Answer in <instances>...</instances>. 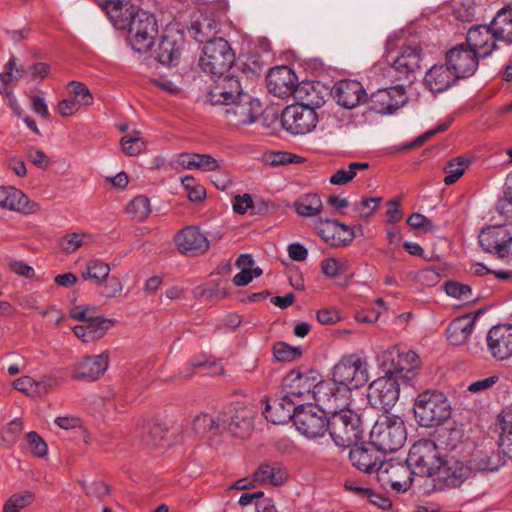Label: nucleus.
Here are the masks:
<instances>
[{
  "mask_svg": "<svg viewBox=\"0 0 512 512\" xmlns=\"http://www.w3.org/2000/svg\"><path fill=\"white\" fill-rule=\"evenodd\" d=\"M414 414L422 427H436L444 424L452 413L450 402L443 392L426 390L414 402Z\"/></svg>",
  "mask_w": 512,
  "mask_h": 512,
  "instance_id": "obj_1",
  "label": "nucleus"
},
{
  "mask_svg": "<svg viewBox=\"0 0 512 512\" xmlns=\"http://www.w3.org/2000/svg\"><path fill=\"white\" fill-rule=\"evenodd\" d=\"M328 431L336 445L350 447L362 438L363 429L360 416L344 407L328 418Z\"/></svg>",
  "mask_w": 512,
  "mask_h": 512,
  "instance_id": "obj_2",
  "label": "nucleus"
},
{
  "mask_svg": "<svg viewBox=\"0 0 512 512\" xmlns=\"http://www.w3.org/2000/svg\"><path fill=\"white\" fill-rule=\"evenodd\" d=\"M370 439L382 453L400 449L406 441V429L400 418L385 416L370 431Z\"/></svg>",
  "mask_w": 512,
  "mask_h": 512,
  "instance_id": "obj_3",
  "label": "nucleus"
},
{
  "mask_svg": "<svg viewBox=\"0 0 512 512\" xmlns=\"http://www.w3.org/2000/svg\"><path fill=\"white\" fill-rule=\"evenodd\" d=\"M171 425L159 416H139L135 419L133 437L147 449H158L165 445Z\"/></svg>",
  "mask_w": 512,
  "mask_h": 512,
  "instance_id": "obj_4",
  "label": "nucleus"
},
{
  "mask_svg": "<svg viewBox=\"0 0 512 512\" xmlns=\"http://www.w3.org/2000/svg\"><path fill=\"white\" fill-rule=\"evenodd\" d=\"M158 25L155 16L145 10L130 11V46L138 53H147L154 45Z\"/></svg>",
  "mask_w": 512,
  "mask_h": 512,
  "instance_id": "obj_5",
  "label": "nucleus"
},
{
  "mask_svg": "<svg viewBox=\"0 0 512 512\" xmlns=\"http://www.w3.org/2000/svg\"><path fill=\"white\" fill-rule=\"evenodd\" d=\"M235 61V55L229 43L223 38L207 41L202 48L199 65L211 75H222L227 72Z\"/></svg>",
  "mask_w": 512,
  "mask_h": 512,
  "instance_id": "obj_6",
  "label": "nucleus"
},
{
  "mask_svg": "<svg viewBox=\"0 0 512 512\" xmlns=\"http://www.w3.org/2000/svg\"><path fill=\"white\" fill-rule=\"evenodd\" d=\"M332 379L347 391L362 387L369 380L367 363L355 354L343 356L333 368Z\"/></svg>",
  "mask_w": 512,
  "mask_h": 512,
  "instance_id": "obj_7",
  "label": "nucleus"
},
{
  "mask_svg": "<svg viewBox=\"0 0 512 512\" xmlns=\"http://www.w3.org/2000/svg\"><path fill=\"white\" fill-rule=\"evenodd\" d=\"M441 453L432 440H420L412 445L406 462L416 477L432 478Z\"/></svg>",
  "mask_w": 512,
  "mask_h": 512,
  "instance_id": "obj_8",
  "label": "nucleus"
},
{
  "mask_svg": "<svg viewBox=\"0 0 512 512\" xmlns=\"http://www.w3.org/2000/svg\"><path fill=\"white\" fill-rule=\"evenodd\" d=\"M261 114V103L246 93L226 104L223 110L226 123L234 128L255 123Z\"/></svg>",
  "mask_w": 512,
  "mask_h": 512,
  "instance_id": "obj_9",
  "label": "nucleus"
},
{
  "mask_svg": "<svg viewBox=\"0 0 512 512\" xmlns=\"http://www.w3.org/2000/svg\"><path fill=\"white\" fill-rule=\"evenodd\" d=\"M402 382L386 372V375L374 380L368 388V401L374 408L387 412L399 399Z\"/></svg>",
  "mask_w": 512,
  "mask_h": 512,
  "instance_id": "obj_10",
  "label": "nucleus"
},
{
  "mask_svg": "<svg viewBox=\"0 0 512 512\" xmlns=\"http://www.w3.org/2000/svg\"><path fill=\"white\" fill-rule=\"evenodd\" d=\"M431 479L439 489L458 487L468 479V469L465 463L454 456H441Z\"/></svg>",
  "mask_w": 512,
  "mask_h": 512,
  "instance_id": "obj_11",
  "label": "nucleus"
},
{
  "mask_svg": "<svg viewBox=\"0 0 512 512\" xmlns=\"http://www.w3.org/2000/svg\"><path fill=\"white\" fill-rule=\"evenodd\" d=\"M386 357L391 361L387 373L393 374L403 385H411L414 380V370L419 367V357L412 350H401L393 346L386 351Z\"/></svg>",
  "mask_w": 512,
  "mask_h": 512,
  "instance_id": "obj_12",
  "label": "nucleus"
},
{
  "mask_svg": "<svg viewBox=\"0 0 512 512\" xmlns=\"http://www.w3.org/2000/svg\"><path fill=\"white\" fill-rule=\"evenodd\" d=\"M318 122L317 114L309 107L292 104L281 114V123L285 130L294 135H302L312 131Z\"/></svg>",
  "mask_w": 512,
  "mask_h": 512,
  "instance_id": "obj_13",
  "label": "nucleus"
},
{
  "mask_svg": "<svg viewBox=\"0 0 512 512\" xmlns=\"http://www.w3.org/2000/svg\"><path fill=\"white\" fill-rule=\"evenodd\" d=\"M296 429L305 437L314 439L322 437L328 431L326 414L314 406H300L294 418Z\"/></svg>",
  "mask_w": 512,
  "mask_h": 512,
  "instance_id": "obj_14",
  "label": "nucleus"
},
{
  "mask_svg": "<svg viewBox=\"0 0 512 512\" xmlns=\"http://www.w3.org/2000/svg\"><path fill=\"white\" fill-rule=\"evenodd\" d=\"M377 477L382 485H389L394 491L400 493L411 487L415 475L407 462H384Z\"/></svg>",
  "mask_w": 512,
  "mask_h": 512,
  "instance_id": "obj_15",
  "label": "nucleus"
},
{
  "mask_svg": "<svg viewBox=\"0 0 512 512\" xmlns=\"http://www.w3.org/2000/svg\"><path fill=\"white\" fill-rule=\"evenodd\" d=\"M407 101L405 89L400 86L379 89L369 98L370 110L379 114H392Z\"/></svg>",
  "mask_w": 512,
  "mask_h": 512,
  "instance_id": "obj_16",
  "label": "nucleus"
},
{
  "mask_svg": "<svg viewBox=\"0 0 512 512\" xmlns=\"http://www.w3.org/2000/svg\"><path fill=\"white\" fill-rule=\"evenodd\" d=\"M349 459L354 467L365 473L380 472L384 464V455L371 441L368 444H354L349 452Z\"/></svg>",
  "mask_w": 512,
  "mask_h": 512,
  "instance_id": "obj_17",
  "label": "nucleus"
},
{
  "mask_svg": "<svg viewBox=\"0 0 512 512\" xmlns=\"http://www.w3.org/2000/svg\"><path fill=\"white\" fill-rule=\"evenodd\" d=\"M447 65L458 76L473 75L478 68L479 57L465 44H459L446 53Z\"/></svg>",
  "mask_w": 512,
  "mask_h": 512,
  "instance_id": "obj_18",
  "label": "nucleus"
},
{
  "mask_svg": "<svg viewBox=\"0 0 512 512\" xmlns=\"http://www.w3.org/2000/svg\"><path fill=\"white\" fill-rule=\"evenodd\" d=\"M221 413L226 420L225 426L221 427L220 434L228 433L238 438H245L250 435L253 429V413L251 410L245 407H228L226 411Z\"/></svg>",
  "mask_w": 512,
  "mask_h": 512,
  "instance_id": "obj_19",
  "label": "nucleus"
},
{
  "mask_svg": "<svg viewBox=\"0 0 512 512\" xmlns=\"http://www.w3.org/2000/svg\"><path fill=\"white\" fill-rule=\"evenodd\" d=\"M107 369V355H87L74 363L71 377L77 381L93 382L99 379Z\"/></svg>",
  "mask_w": 512,
  "mask_h": 512,
  "instance_id": "obj_20",
  "label": "nucleus"
},
{
  "mask_svg": "<svg viewBox=\"0 0 512 512\" xmlns=\"http://www.w3.org/2000/svg\"><path fill=\"white\" fill-rule=\"evenodd\" d=\"M217 79L212 85L207 101L211 105H226L243 95V90L237 77L230 75H216Z\"/></svg>",
  "mask_w": 512,
  "mask_h": 512,
  "instance_id": "obj_21",
  "label": "nucleus"
},
{
  "mask_svg": "<svg viewBox=\"0 0 512 512\" xmlns=\"http://www.w3.org/2000/svg\"><path fill=\"white\" fill-rule=\"evenodd\" d=\"M487 348L496 360H506L512 356V325L493 326L486 336Z\"/></svg>",
  "mask_w": 512,
  "mask_h": 512,
  "instance_id": "obj_22",
  "label": "nucleus"
},
{
  "mask_svg": "<svg viewBox=\"0 0 512 512\" xmlns=\"http://www.w3.org/2000/svg\"><path fill=\"white\" fill-rule=\"evenodd\" d=\"M266 84L271 94L283 99L293 96L298 86L294 71L287 66L272 68L266 76Z\"/></svg>",
  "mask_w": 512,
  "mask_h": 512,
  "instance_id": "obj_23",
  "label": "nucleus"
},
{
  "mask_svg": "<svg viewBox=\"0 0 512 512\" xmlns=\"http://www.w3.org/2000/svg\"><path fill=\"white\" fill-rule=\"evenodd\" d=\"M178 251L183 255L197 256L204 254L210 246L209 240L195 226H187L174 237Z\"/></svg>",
  "mask_w": 512,
  "mask_h": 512,
  "instance_id": "obj_24",
  "label": "nucleus"
},
{
  "mask_svg": "<svg viewBox=\"0 0 512 512\" xmlns=\"http://www.w3.org/2000/svg\"><path fill=\"white\" fill-rule=\"evenodd\" d=\"M340 392V387H337L335 391L330 383L317 381L311 400L317 402L316 410L325 414H332L346 405V399L340 395Z\"/></svg>",
  "mask_w": 512,
  "mask_h": 512,
  "instance_id": "obj_25",
  "label": "nucleus"
},
{
  "mask_svg": "<svg viewBox=\"0 0 512 512\" xmlns=\"http://www.w3.org/2000/svg\"><path fill=\"white\" fill-rule=\"evenodd\" d=\"M300 406L302 404H297L294 399L283 392L280 397L272 402L267 401L264 415L268 421L274 424H285L291 419L294 420Z\"/></svg>",
  "mask_w": 512,
  "mask_h": 512,
  "instance_id": "obj_26",
  "label": "nucleus"
},
{
  "mask_svg": "<svg viewBox=\"0 0 512 512\" xmlns=\"http://www.w3.org/2000/svg\"><path fill=\"white\" fill-rule=\"evenodd\" d=\"M466 41L467 46L479 58H485L497 48L496 42L499 40L495 38L489 25H477L469 29Z\"/></svg>",
  "mask_w": 512,
  "mask_h": 512,
  "instance_id": "obj_27",
  "label": "nucleus"
},
{
  "mask_svg": "<svg viewBox=\"0 0 512 512\" xmlns=\"http://www.w3.org/2000/svg\"><path fill=\"white\" fill-rule=\"evenodd\" d=\"M328 89L320 82H302L294 90L293 98L297 105L309 107L314 110L325 103Z\"/></svg>",
  "mask_w": 512,
  "mask_h": 512,
  "instance_id": "obj_28",
  "label": "nucleus"
},
{
  "mask_svg": "<svg viewBox=\"0 0 512 512\" xmlns=\"http://www.w3.org/2000/svg\"><path fill=\"white\" fill-rule=\"evenodd\" d=\"M511 233L504 225L485 228L479 234L478 240L482 249L490 254L500 257L505 252V245L510 241Z\"/></svg>",
  "mask_w": 512,
  "mask_h": 512,
  "instance_id": "obj_29",
  "label": "nucleus"
},
{
  "mask_svg": "<svg viewBox=\"0 0 512 512\" xmlns=\"http://www.w3.org/2000/svg\"><path fill=\"white\" fill-rule=\"evenodd\" d=\"M316 383V377H309L308 375L292 371L283 381V392L292 399L297 398L302 401H310Z\"/></svg>",
  "mask_w": 512,
  "mask_h": 512,
  "instance_id": "obj_30",
  "label": "nucleus"
},
{
  "mask_svg": "<svg viewBox=\"0 0 512 512\" xmlns=\"http://www.w3.org/2000/svg\"><path fill=\"white\" fill-rule=\"evenodd\" d=\"M502 457L494 449L479 448L472 452L467 461L468 478L476 472H494L503 465Z\"/></svg>",
  "mask_w": 512,
  "mask_h": 512,
  "instance_id": "obj_31",
  "label": "nucleus"
},
{
  "mask_svg": "<svg viewBox=\"0 0 512 512\" xmlns=\"http://www.w3.org/2000/svg\"><path fill=\"white\" fill-rule=\"evenodd\" d=\"M333 96L339 105L352 109L365 99L366 92L356 80H341L334 86Z\"/></svg>",
  "mask_w": 512,
  "mask_h": 512,
  "instance_id": "obj_32",
  "label": "nucleus"
},
{
  "mask_svg": "<svg viewBox=\"0 0 512 512\" xmlns=\"http://www.w3.org/2000/svg\"><path fill=\"white\" fill-rule=\"evenodd\" d=\"M458 76L448 65L435 64L425 74L424 83L433 93H442L456 84Z\"/></svg>",
  "mask_w": 512,
  "mask_h": 512,
  "instance_id": "obj_33",
  "label": "nucleus"
},
{
  "mask_svg": "<svg viewBox=\"0 0 512 512\" xmlns=\"http://www.w3.org/2000/svg\"><path fill=\"white\" fill-rule=\"evenodd\" d=\"M115 323L113 319H107L103 317H94L85 321L81 325L73 327V332L76 337L82 339L84 342H93L97 339L102 338L107 330L111 328Z\"/></svg>",
  "mask_w": 512,
  "mask_h": 512,
  "instance_id": "obj_34",
  "label": "nucleus"
},
{
  "mask_svg": "<svg viewBox=\"0 0 512 512\" xmlns=\"http://www.w3.org/2000/svg\"><path fill=\"white\" fill-rule=\"evenodd\" d=\"M34 203H29L27 196L13 186H0V208L16 212L32 213Z\"/></svg>",
  "mask_w": 512,
  "mask_h": 512,
  "instance_id": "obj_35",
  "label": "nucleus"
},
{
  "mask_svg": "<svg viewBox=\"0 0 512 512\" xmlns=\"http://www.w3.org/2000/svg\"><path fill=\"white\" fill-rule=\"evenodd\" d=\"M489 27L496 39L512 44V3L505 5L496 13Z\"/></svg>",
  "mask_w": 512,
  "mask_h": 512,
  "instance_id": "obj_36",
  "label": "nucleus"
},
{
  "mask_svg": "<svg viewBox=\"0 0 512 512\" xmlns=\"http://www.w3.org/2000/svg\"><path fill=\"white\" fill-rule=\"evenodd\" d=\"M218 32V24L211 14L201 13L189 27V33L198 42L206 43L213 40Z\"/></svg>",
  "mask_w": 512,
  "mask_h": 512,
  "instance_id": "obj_37",
  "label": "nucleus"
},
{
  "mask_svg": "<svg viewBox=\"0 0 512 512\" xmlns=\"http://www.w3.org/2000/svg\"><path fill=\"white\" fill-rule=\"evenodd\" d=\"M182 46V36H178V38L170 35L164 36L158 46L159 62L163 65H176L181 56Z\"/></svg>",
  "mask_w": 512,
  "mask_h": 512,
  "instance_id": "obj_38",
  "label": "nucleus"
},
{
  "mask_svg": "<svg viewBox=\"0 0 512 512\" xmlns=\"http://www.w3.org/2000/svg\"><path fill=\"white\" fill-rule=\"evenodd\" d=\"M287 478V471L278 463H263L253 473L254 482L258 484L278 486L283 484Z\"/></svg>",
  "mask_w": 512,
  "mask_h": 512,
  "instance_id": "obj_39",
  "label": "nucleus"
},
{
  "mask_svg": "<svg viewBox=\"0 0 512 512\" xmlns=\"http://www.w3.org/2000/svg\"><path fill=\"white\" fill-rule=\"evenodd\" d=\"M421 50L419 46L405 47L393 61V68L403 76L414 73L420 68Z\"/></svg>",
  "mask_w": 512,
  "mask_h": 512,
  "instance_id": "obj_40",
  "label": "nucleus"
},
{
  "mask_svg": "<svg viewBox=\"0 0 512 512\" xmlns=\"http://www.w3.org/2000/svg\"><path fill=\"white\" fill-rule=\"evenodd\" d=\"M105 9L113 27L125 31L128 27V8L125 0H95Z\"/></svg>",
  "mask_w": 512,
  "mask_h": 512,
  "instance_id": "obj_41",
  "label": "nucleus"
},
{
  "mask_svg": "<svg viewBox=\"0 0 512 512\" xmlns=\"http://www.w3.org/2000/svg\"><path fill=\"white\" fill-rule=\"evenodd\" d=\"M178 163L185 169H198L205 172L220 168L219 162L208 154L182 153L179 155Z\"/></svg>",
  "mask_w": 512,
  "mask_h": 512,
  "instance_id": "obj_42",
  "label": "nucleus"
},
{
  "mask_svg": "<svg viewBox=\"0 0 512 512\" xmlns=\"http://www.w3.org/2000/svg\"><path fill=\"white\" fill-rule=\"evenodd\" d=\"M474 328V321L468 317H459L447 327V339L452 345H460L467 341Z\"/></svg>",
  "mask_w": 512,
  "mask_h": 512,
  "instance_id": "obj_43",
  "label": "nucleus"
},
{
  "mask_svg": "<svg viewBox=\"0 0 512 512\" xmlns=\"http://www.w3.org/2000/svg\"><path fill=\"white\" fill-rule=\"evenodd\" d=\"M226 418L222 417L221 412L209 414L201 413L197 415L192 422V428L197 434H204L206 432L219 433L221 427L225 426Z\"/></svg>",
  "mask_w": 512,
  "mask_h": 512,
  "instance_id": "obj_44",
  "label": "nucleus"
},
{
  "mask_svg": "<svg viewBox=\"0 0 512 512\" xmlns=\"http://www.w3.org/2000/svg\"><path fill=\"white\" fill-rule=\"evenodd\" d=\"M294 207L299 216H317L322 209L321 198L315 193L304 194L294 202Z\"/></svg>",
  "mask_w": 512,
  "mask_h": 512,
  "instance_id": "obj_45",
  "label": "nucleus"
},
{
  "mask_svg": "<svg viewBox=\"0 0 512 512\" xmlns=\"http://www.w3.org/2000/svg\"><path fill=\"white\" fill-rule=\"evenodd\" d=\"M498 444L502 452L512 459V413L499 415Z\"/></svg>",
  "mask_w": 512,
  "mask_h": 512,
  "instance_id": "obj_46",
  "label": "nucleus"
},
{
  "mask_svg": "<svg viewBox=\"0 0 512 512\" xmlns=\"http://www.w3.org/2000/svg\"><path fill=\"white\" fill-rule=\"evenodd\" d=\"M368 167L366 162H351L347 168L339 169L331 175L329 182L333 185H345L355 178L358 170H366Z\"/></svg>",
  "mask_w": 512,
  "mask_h": 512,
  "instance_id": "obj_47",
  "label": "nucleus"
},
{
  "mask_svg": "<svg viewBox=\"0 0 512 512\" xmlns=\"http://www.w3.org/2000/svg\"><path fill=\"white\" fill-rule=\"evenodd\" d=\"M110 273V267L108 264L93 259L87 263L86 271L82 273L85 280H93L96 284H101L106 280Z\"/></svg>",
  "mask_w": 512,
  "mask_h": 512,
  "instance_id": "obj_48",
  "label": "nucleus"
},
{
  "mask_svg": "<svg viewBox=\"0 0 512 512\" xmlns=\"http://www.w3.org/2000/svg\"><path fill=\"white\" fill-rule=\"evenodd\" d=\"M93 241L91 235L84 232H72L66 234L60 241L61 249L66 253H73L80 247Z\"/></svg>",
  "mask_w": 512,
  "mask_h": 512,
  "instance_id": "obj_49",
  "label": "nucleus"
},
{
  "mask_svg": "<svg viewBox=\"0 0 512 512\" xmlns=\"http://www.w3.org/2000/svg\"><path fill=\"white\" fill-rule=\"evenodd\" d=\"M468 164L469 161L463 156L454 158L449 161L444 169L445 173L447 174L444 178V183L446 185L454 184L464 174Z\"/></svg>",
  "mask_w": 512,
  "mask_h": 512,
  "instance_id": "obj_50",
  "label": "nucleus"
},
{
  "mask_svg": "<svg viewBox=\"0 0 512 512\" xmlns=\"http://www.w3.org/2000/svg\"><path fill=\"white\" fill-rule=\"evenodd\" d=\"M315 229L326 243H329L333 246L341 245L339 236H337L336 220H320L315 225Z\"/></svg>",
  "mask_w": 512,
  "mask_h": 512,
  "instance_id": "obj_51",
  "label": "nucleus"
},
{
  "mask_svg": "<svg viewBox=\"0 0 512 512\" xmlns=\"http://www.w3.org/2000/svg\"><path fill=\"white\" fill-rule=\"evenodd\" d=\"M151 213L150 200L143 195L136 196L130 201V218L143 221Z\"/></svg>",
  "mask_w": 512,
  "mask_h": 512,
  "instance_id": "obj_52",
  "label": "nucleus"
},
{
  "mask_svg": "<svg viewBox=\"0 0 512 512\" xmlns=\"http://www.w3.org/2000/svg\"><path fill=\"white\" fill-rule=\"evenodd\" d=\"M25 75H28L27 67H17L16 59L11 57L6 63L4 71L0 73V82L3 85H8L10 82L19 80Z\"/></svg>",
  "mask_w": 512,
  "mask_h": 512,
  "instance_id": "obj_53",
  "label": "nucleus"
},
{
  "mask_svg": "<svg viewBox=\"0 0 512 512\" xmlns=\"http://www.w3.org/2000/svg\"><path fill=\"white\" fill-rule=\"evenodd\" d=\"M350 263L345 259L329 258L321 263L322 272L328 277H336L347 272Z\"/></svg>",
  "mask_w": 512,
  "mask_h": 512,
  "instance_id": "obj_54",
  "label": "nucleus"
},
{
  "mask_svg": "<svg viewBox=\"0 0 512 512\" xmlns=\"http://www.w3.org/2000/svg\"><path fill=\"white\" fill-rule=\"evenodd\" d=\"M273 352L275 358L281 362H291L301 356L299 347L290 346L285 342L276 343Z\"/></svg>",
  "mask_w": 512,
  "mask_h": 512,
  "instance_id": "obj_55",
  "label": "nucleus"
},
{
  "mask_svg": "<svg viewBox=\"0 0 512 512\" xmlns=\"http://www.w3.org/2000/svg\"><path fill=\"white\" fill-rule=\"evenodd\" d=\"M381 201V197L364 198L359 202H356L353 206V209L360 217L369 218L377 210V207Z\"/></svg>",
  "mask_w": 512,
  "mask_h": 512,
  "instance_id": "obj_56",
  "label": "nucleus"
},
{
  "mask_svg": "<svg viewBox=\"0 0 512 512\" xmlns=\"http://www.w3.org/2000/svg\"><path fill=\"white\" fill-rule=\"evenodd\" d=\"M70 93L77 99L76 101L81 105H91L93 103V96L88 87L79 81H70L68 84Z\"/></svg>",
  "mask_w": 512,
  "mask_h": 512,
  "instance_id": "obj_57",
  "label": "nucleus"
},
{
  "mask_svg": "<svg viewBox=\"0 0 512 512\" xmlns=\"http://www.w3.org/2000/svg\"><path fill=\"white\" fill-rule=\"evenodd\" d=\"M445 292L451 297L466 301L471 300L472 297L470 286L454 281H448L445 284Z\"/></svg>",
  "mask_w": 512,
  "mask_h": 512,
  "instance_id": "obj_58",
  "label": "nucleus"
},
{
  "mask_svg": "<svg viewBox=\"0 0 512 512\" xmlns=\"http://www.w3.org/2000/svg\"><path fill=\"white\" fill-rule=\"evenodd\" d=\"M416 280L422 285L432 287L440 282L441 272L434 267L423 268L417 272Z\"/></svg>",
  "mask_w": 512,
  "mask_h": 512,
  "instance_id": "obj_59",
  "label": "nucleus"
},
{
  "mask_svg": "<svg viewBox=\"0 0 512 512\" xmlns=\"http://www.w3.org/2000/svg\"><path fill=\"white\" fill-rule=\"evenodd\" d=\"M27 442L31 452L36 457L42 458L47 455L48 446L38 433L34 431L29 432L27 434Z\"/></svg>",
  "mask_w": 512,
  "mask_h": 512,
  "instance_id": "obj_60",
  "label": "nucleus"
},
{
  "mask_svg": "<svg viewBox=\"0 0 512 512\" xmlns=\"http://www.w3.org/2000/svg\"><path fill=\"white\" fill-rule=\"evenodd\" d=\"M36 380L30 376H23L12 383V387L27 396L37 397Z\"/></svg>",
  "mask_w": 512,
  "mask_h": 512,
  "instance_id": "obj_61",
  "label": "nucleus"
},
{
  "mask_svg": "<svg viewBox=\"0 0 512 512\" xmlns=\"http://www.w3.org/2000/svg\"><path fill=\"white\" fill-rule=\"evenodd\" d=\"M407 224L417 230H422L424 232L433 231L436 227L433 222L420 213H413L407 219Z\"/></svg>",
  "mask_w": 512,
  "mask_h": 512,
  "instance_id": "obj_62",
  "label": "nucleus"
},
{
  "mask_svg": "<svg viewBox=\"0 0 512 512\" xmlns=\"http://www.w3.org/2000/svg\"><path fill=\"white\" fill-rule=\"evenodd\" d=\"M34 500V495L31 492H24L22 494L12 495L6 503L10 505L14 510L20 511L21 509L29 506Z\"/></svg>",
  "mask_w": 512,
  "mask_h": 512,
  "instance_id": "obj_63",
  "label": "nucleus"
},
{
  "mask_svg": "<svg viewBox=\"0 0 512 512\" xmlns=\"http://www.w3.org/2000/svg\"><path fill=\"white\" fill-rule=\"evenodd\" d=\"M34 500V495L31 492H24L22 494L12 495L6 503L10 505L14 510L20 511L21 509L29 506Z\"/></svg>",
  "mask_w": 512,
  "mask_h": 512,
  "instance_id": "obj_64",
  "label": "nucleus"
}]
</instances>
